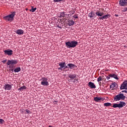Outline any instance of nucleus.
Returning a JSON list of instances; mask_svg holds the SVG:
<instances>
[{
  "label": "nucleus",
  "mask_w": 127,
  "mask_h": 127,
  "mask_svg": "<svg viewBox=\"0 0 127 127\" xmlns=\"http://www.w3.org/2000/svg\"><path fill=\"white\" fill-rule=\"evenodd\" d=\"M112 85H114V88H117V83H114Z\"/></svg>",
  "instance_id": "f704fd0d"
},
{
  "label": "nucleus",
  "mask_w": 127,
  "mask_h": 127,
  "mask_svg": "<svg viewBox=\"0 0 127 127\" xmlns=\"http://www.w3.org/2000/svg\"><path fill=\"white\" fill-rule=\"evenodd\" d=\"M111 15L109 14H106L105 15L103 16V19H107V18H109V17H110Z\"/></svg>",
  "instance_id": "412c9836"
},
{
  "label": "nucleus",
  "mask_w": 127,
  "mask_h": 127,
  "mask_svg": "<svg viewBox=\"0 0 127 127\" xmlns=\"http://www.w3.org/2000/svg\"><path fill=\"white\" fill-rule=\"evenodd\" d=\"M11 71H13V69H12Z\"/></svg>",
  "instance_id": "a18cd8bd"
},
{
  "label": "nucleus",
  "mask_w": 127,
  "mask_h": 127,
  "mask_svg": "<svg viewBox=\"0 0 127 127\" xmlns=\"http://www.w3.org/2000/svg\"><path fill=\"white\" fill-rule=\"evenodd\" d=\"M67 66H68V67L69 69H73V70H76L77 69V65L72 64H67Z\"/></svg>",
  "instance_id": "9b49d317"
},
{
  "label": "nucleus",
  "mask_w": 127,
  "mask_h": 127,
  "mask_svg": "<svg viewBox=\"0 0 127 127\" xmlns=\"http://www.w3.org/2000/svg\"><path fill=\"white\" fill-rule=\"evenodd\" d=\"M61 16L64 17V16H65V14H64V13H61Z\"/></svg>",
  "instance_id": "2f4dec72"
},
{
  "label": "nucleus",
  "mask_w": 127,
  "mask_h": 127,
  "mask_svg": "<svg viewBox=\"0 0 127 127\" xmlns=\"http://www.w3.org/2000/svg\"><path fill=\"white\" fill-rule=\"evenodd\" d=\"M64 1H65V0H53L54 2H60Z\"/></svg>",
  "instance_id": "393cba45"
},
{
  "label": "nucleus",
  "mask_w": 127,
  "mask_h": 127,
  "mask_svg": "<svg viewBox=\"0 0 127 127\" xmlns=\"http://www.w3.org/2000/svg\"><path fill=\"white\" fill-rule=\"evenodd\" d=\"M95 14L97 15L98 16H103L104 15V12H100V11H97L95 13Z\"/></svg>",
  "instance_id": "a211bd4d"
},
{
  "label": "nucleus",
  "mask_w": 127,
  "mask_h": 127,
  "mask_svg": "<svg viewBox=\"0 0 127 127\" xmlns=\"http://www.w3.org/2000/svg\"><path fill=\"white\" fill-rule=\"evenodd\" d=\"M9 68H10V67H11V65H9Z\"/></svg>",
  "instance_id": "c03bdc74"
},
{
  "label": "nucleus",
  "mask_w": 127,
  "mask_h": 127,
  "mask_svg": "<svg viewBox=\"0 0 127 127\" xmlns=\"http://www.w3.org/2000/svg\"><path fill=\"white\" fill-rule=\"evenodd\" d=\"M112 108H118V104L117 103H114L113 105V106H112Z\"/></svg>",
  "instance_id": "c85d7f7f"
},
{
  "label": "nucleus",
  "mask_w": 127,
  "mask_h": 127,
  "mask_svg": "<svg viewBox=\"0 0 127 127\" xmlns=\"http://www.w3.org/2000/svg\"><path fill=\"white\" fill-rule=\"evenodd\" d=\"M88 16L90 18H93V17H96V14H95V12L92 11L88 14Z\"/></svg>",
  "instance_id": "2eb2a0df"
},
{
  "label": "nucleus",
  "mask_w": 127,
  "mask_h": 127,
  "mask_svg": "<svg viewBox=\"0 0 127 127\" xmlns=\"http://www.w3.org/2000/svg\"><path fill=\"white\" fill-rule=\"evenodd\" d=\"M26 89V86H23L22 87H20L18 89V91H22V90H25Z\"/></svg>",
  "instance_id": "4be33fe9"
},
{
  "label": "nucleus",
  "mask_w": 127,
  "mask_h": 127,
  "mask_svg": "<svg viewBox=\"0 0 127 127\" xmlns=\"http://www.w3.org/2000/svg\"><path fill=\"white\" fill-rule=\"evenodd\" d=\"M102 80H103L102 76H99L97 78V82H101V81H102Z\"/></svg>",
  "instance_id": "a878e982"
},
{
  "label": "nucleus",
  "mask_w": 127,
  "mask_h": 127,
  "mask_svg": "<svg viewBox=\"0 0 127 127\" xmlns=\"http://www.w3.org/2000/svg\"><path fill=\"white\" fill-rule=\"evenodd\" d=\"M126 106V102H120V103L118 104V108H123Z\"/></svg>",
  "instance_id": "4468645a"
},
{
  "label": "nucleus",
  "mask_w": 127,
  "mask_h": 127,
  "mask_svg": "<svg viewBox=\"0 0 127 127\" xmlns=\"http://www.w3.org/2000/svg\"><path fill=\"white\" fill-rule=\"evenodd\" d=\"M14 16H15V12H13L11 13V14L3 17V18L4 20L11 22V21H13Z\"/></svg>",
  "instance_id": "f03ea898"
},
{
  "label": "nucleus",
  "mask_w": 127,
  "mask_h": 127,
  "mask_svg": "<svg viewBox=\"0 0 127 127\" xmlns=\"http://www.w3.org/2000/svg\"><path fill=\"white\" fill-rule=\"evenodd\" d=\"M106 79H107V80H110V79H111V77H110V76H106Z\"/></svg>",
  "instance_id": "4c0bfd02"
},
{
  "label": "nucleus",
  "mask_w": 127,
  "mask_h": 127,
  "mask_svg": "<svg viewBox=\"0 0 127 127\" xmlns=\"http://www.w3.org/2000/svg\"><path fill=\"white\" fill-rule=\"evenodd\" d=\"M114 86H115L114 85L111 84L110 85V88H114Z\"/></svg>",
  "instance_id": "a19ab883"
},
{
  "label": "nucleus",
  "mask_w": 127,
  "mask_h": 127,
  "mask_svg": "<svg viewBox=\"0 0 127 127\" xmlns=\"http://www.w3.org/2000/svg\"><path fill=\"white\" fill-rule=\"evenodd\" d=\"M18 61L15 60H8L7 62V65H15V64H17Z\"/></svg>",
  "instance_id": "423d86ee"
},
{
  "label": "nucleus",
  "mask_w": 127,
  "mask_h": 127,
  "mask_svg": "<svg viewBox=\"0 0 127 127\" xmlns=\"http://www.w3.org/2000/svg\"><path fill=\"white\" fill-rule=\"evenodd\" d=\"M67 68H68V66L64 65V70H65V69H67Z\"/></svg>",
  "instance_id": "c9c22d12"
},
{
  "label": "nucleus",
  "mask_w": 127,
  "mask_h": 127,
  "mask_svg": "<svg viewBox=\"0 0 127 127\" xmlns=\"http://www.w3.org/2000/svg\"><path fill=\"white\" fill-rule=\"evenodd\" d=\"M114 73H112V74H109V76L111 77V78H113L114 77Z\"/></svg>",
  "instance_id": "7c9ffc66"
},
{
  "label": "nucleus",
  "mask_w": 127,
  "mask_h": 127,
  "mask_svg": "<svg viewBox=\"0 0 127 127\" xmlns=\"http://www.w3.org/2000/svg\"><path fill=\"white\" fill-rule=\"evenodd\" d=\"M114 78V79H116V80H119V77H118V76L116 74H115V73H114L113 74V77Z\"/></svg>",
  "instance_id": "cd10ccee"
},
{
  "label": "nucleus",
  "mask_w": 127,
  "mask_h": 127,
  "mask_svg": "<svg viewBox=\"0 0 127 127\" xmlns=\"http://www.w3.org/2000/svg\"><path fill=\"white\" fill-rule=\"evenodd\" d=\"M15 32L16 34H18V35H21L24 33V31L22 29L17 30Z\"/></svg>",
  "instance_id": "f8f14e48"
},
{
  "label": "nucleus",
  "mask_w": 127,
  "mask_h": 127,
  "mask_svg": "<svg viewBox=\"0 0 127 127\" xmlns=\"http://www.w3.org/2000/svg\"><path fill=\"white\" fill-rule=\"evenodd\" d=\"M4 54L6 55H8V56H11V55H12L13 53V51L12 50H4Z\"/></svg>",
  "instance_id": "9d476101"
},
{
  "label": "nucleus",
  "mask_w": 127,
  "mask_h": 127,
  "mask_svg": "<svg viewBox=\"0 0 127 127\" xmlns=\"http://www.w3.org/2000/svg\"><path fill=\"white\" fill-rule=\"evenodd\" d=\"M36 10V7L33 8V7L30 10L32 12H34Z\"/></svg>",
  "instance_id": "bb28decb"
},
{
  "label": "nucleus",
  "mask_w": 127,
  "mask_h": 127,
  "mask_svg": "<svg viewBox=\"0 0 127 127\" xmlns=\"http://www.w3.org/2000/svg\"><path fill=\"white\" fill-rule=\"evenodd\" d=\"M6 61H7V60H3V61H1V62L2 63H5V62H6Z\"/></svg>",
  "instance_id": "72a5a7b5"
},
{
  "label": "nucleus",
  "mask_w": 127,
  "mask_h": 127,
  "mask_svg": "<svg viewBox=\"0 0 127 127\" xmlns=\"http://www.w3.org/2000/svg\"><path fill=\"white\" fill-rule=\"evenodd\" d=\"M114 99L116 102L121 101V100H126V96H125L122 92H120L114 97Z\"/></svg>",
  "instance_id": "7ed1b4c3"
},
{
  "label": "nucleus",
  "mask_w": 127,
  "mask_h": 127,
  "mask_svg": "<svg viewBox=\"0 0 127 127\" xmlns=\"http://www.w3.org/2000/svg\"><path fill=\"white\" fill-rule=\"evenodd\" d=\"M94 100L95 102H100L102 100V98L99 97H94Z\"/></svg>",
  "instance_id": "6ab92c4d"
},
{
  "label": "nucleus",
  "mask_w": 127,
  "mask_h": 127,
  "mask_svg": "<svg viewBox=\"0 0 127 127\" xmlns=\"http://www.w3.org/2000/svg\"><path fill=\"white\" fill-rule=\"evenodd\" d=\"M88 86L90 88H91L92 89H95L96 88V85H95V83L92 82H88Z\"/></svg>",
  "instance_id": "dca6fc26"
},
{
  "label": "nucleus",
  "mask_w": 127,
  "mask_h": 127,
  "mask_svg": "<svg viewBox=\"0 0 127 127\" xmlns=\"http://www.w3.org/2000/svg\"><path fill=\"white\" fill-rule=\"evenodd\" d=\"M11 88H12V86L11 85L7 84H5L4 85V90H11Z\"/></svg>",
  "instance_id": "ddd939ff"
},
{
  "label": "nucleus",
  "mask_w": 127,
  "mask_h": 127,
  "mask_svg": "<svg viewBox=\"0 0 127 127\" xmlns=\"http://www.w3.org/2000/svg\"><path fill=\"white\" fill-rule=\"evenodd\" d=\"M120 90H127V80L123 82L121 84Z\"/></svg>",
  "instance_id": "0eeeda50"
},
{
  "label": "nucleus",
  "mask_w": 127,
  "mask_h": 127,
  "mask_svg": "<svg viewBox=\"0 0 127 127\" xmlns=\"http://www.w3.org/2000/svg\"><path fill=\"white\" fill-rule=\"evenodd\" d=\"M25 111V114H27L28 115L31 114V112L29 111L28 109H26Z\"/></svg>",
  "instance_id": "b1692460"
},
{
  "label": "nucleus",
  "mask_w": 127,
  "mask_h": 127,
  "mask_svg": "<svg viewBox=\"0 0 127 127\" xmlns=\"http://www.w3.org/2000/svg\"><path fill=\"white\" fill-rule=\"evenodd\" d=\"M41 80L42 81L41 82V85H42L43 86H45L46 87H47L48 86H49V83L48 82V78L46 77H43Z\"/></svg>",
  "instance_id": "20e7f679"
},
{
  "label": "nucleus",
  "mask_w": 127,
  "mask_h": 127,
  "mask_svg": "<svg viewBox=\"0 0 127 127\" xmlns=\"http://www.w3.org/2000/svg\"><path fill=\"white\" fill-rule=\"evenodd\" d=\"M122 93H127V90H123L122 91Z\"/></svg>",
  "instance_id": "58836bf2"
},
{
  "label": "nucleus",
  "mask_w": 127,
  "mask_h": 127,
  "mask_svg": "<svg viewBox=\"0 0 127 127\" xmlns=\"http://www.w3.org/2000/svg\"><path fill=\"white\" fill-rule=\"evenodd\" d=\"M123 11L124 12L127 11V7L124 8Z\"/></svg>",
  "instance_id": "e433bc0d"
},
{
  "label": "nucleus",
  "mask_w": 127,
  "mask_h": 127,
  "mask_svg": "<svg viewBox=\"0 0 127 127\" xmlns=\"http://www.w3.org/2000/svg\"><path fill=\"white\" fill-rule=\"evenodd\" d=\"M78 45V42L76 41H69L65 42V46L67 48H75Z\"/></svg>",
  "instance_id": "f257e3e1"
},
{
  "label": "nucleus",
  "mask_w": 127,
  "mask_h": 127,
  "mask_svg": "<svg viewBox=\"0 0 127 127\" xmlns=\"http://www.w3.org/2000/svg\"><path fill=\"white\" fill-rule=\"evenodd\" d=\"M76 74H70L68 75V78H70V79L71 81H73V83H75V82H77L78 81V78L76 77Z\"/></svg>",
  "instance_id": "39448f33"
},
{
  "label": "nucleus",
  "mask_w": 127,
  "mask_h": 127,
  "mask_svg": "<svg viewBox=\"0 0 127 127\" xmlns=\"http://www.w3.org/2000/svg\"><path fill=\"white\" fill-rule=\"evenodd\" d=\"M20 71H21V68L20 67H17L14 69V72H20Z\"/></svg>",
  "instance_id": "aec40b11"
},
{
  "label": "nucleus",
  "mask_w": 127,
  "mask_h": 127,
  "mask_svg": "<svg viewBox=\"0 0 127 127\" xmlns=\"http://www.w3.org/2000/svg\"><path fill=\"white\" fill-rule=\"evenodd\" d=\"M104 106L105 107H111V106H112V104L111 103H104Z\"/></svg>",
  "instance_id": "5701e85b"
},
{
  "label": "nucleus",
  "mask_w": 127,
  "mask_h": 127,
  "mask_svg": "<svg viewBox=\"0 0 127 127\" xmlns=\"http://www.w3.org/2000/svg\"><path fill=\"white\" fill-rule=\"evenodd\" d=\"M62 13H64V14H65V13H66V12H62Z\"/></svg>",
  "instance_id": "37998d69"
},
{
  "label": "nucleus",
  "mask_w": 127,
  "mask_h": 127,
  "mask_svg": "<svg viewBox=\"0 0 127 127\" xmlns=\"http://www.w3.org/2000/svg\"><path fill=\"white\" fill-rule=\"evenodd\" d=\"M3 123H4V120L0 119V125L3 124Z\"/></svg>",
  "instance_id": "c756f323"
},
{
  "label": "nucleus",
  "mask_w": 127,
  "mask_h": 127,
  "mask_svg": "<svg viewBox=\"0 0 127 127\" xmlns=\"http://www.w3.org/2000/svg\"><path fill=\"white\" fill-rule=\"evenodd\" d=\"M115 16L118 17V16H119V15L118 14H115Z\"/></svg>",
  "instance_id": "79ce46f5"
},
{
  "label": "nucleus",
  "mask_w": 127,
  "mask_h": 127,
  "mask_svg": "<svg viewBox=\"0 0 127 127\" xmlns=\"http://www.w3.org/2000/svg\"><path fill=\"white\" fill-rule=\"evenodd\" d=\"M119 4L121 5V6H127V0H120Z\"/></svg>",
  "instance_id": "6e6552de"
},
{
  "label": "nucleus",
  "mask_w": 127,
  "mask_h": 127,
  "mask_svg": "<svg viewBox=\"0 0 127 127\" xmlns=\"http://www.w3.org/2000/svg\"><path fill=\"white\" fill-rule=\"evenodd\" d=\"M65 65H66V63L65 62L59 63V66H60V67L58 68V70H64Z\"/></svg>",
  "instance_id": "1a4fd4ad"
},
{
  "label": "nucleus",
  "mask_w": 127,
  "mask_h": 127,
  "mask_svg": "<svg viewBox=\"0 0 127 127\" xmlns=\"http://www.w3.org/2000/svg\"><path fill=\"white\" fill-rule=\"evenodd\" d=\"M74 23H75V21L72 20H69L67 24L69 26H71V25H73Z\"/></svg>",
  "instance_id": "f3484780"
},
{
  "label": "nucleus",
  "mask_w": 127,
  "mask_h": 127,
  "mask_svg": "<svg viewBox=\"0 0 127 127\" xmlns=\"http://www.w3.org/2000/svg\"><path fill=\"white\" fill-rule=\"evenodd\" d=\"M73 17L74 18H78V16L76 14H75L73 16Z\"/></svg>",
  "instance_id": "473e14b6"
},
{
  "label": "nucleus",
  "mask_w": 127,
  "mask_h": 127,
  "mask_svg": "<svg viewBox=\"0 0 127 127\" xmlns=\"http://www.w3.org/2000/svg\"><path fill=\"white\" fill-rule=\"evenodd\" d=\"M99 19L103 20L104 19V18H103V16L102 17H100L99 18Z\"/></svg>",
  "instance_id": "ea45409f"
}]
</instances>
